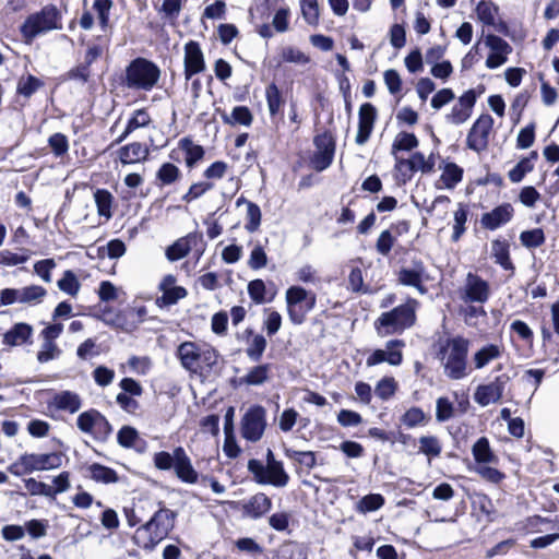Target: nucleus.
<instances>
[{"label":"nucleus","mask_w":559,"mask_h":559,"mask_svg":"<svg viewBox=\"0 0 559 559\" xmlns=\"http://www.w3.org/2000/svg\"><path fill=\"white\" fill-rule=\"evenodd\" d=\"M177 515L178 513L167 508L164 501H159V508L135 530L133 543L144 550L152 551L173 532Z\"/></svg>","instance_id":"obj_1"},{"label":"nucleus","mask_w":559,"mask_h":559,"mask_svg":"<svg viewBox=\"0 0 559 559\" xmlns=\"http://www.w3.org/2000/svg\"><path fill=\"white\" fill-rule=\"evenodd\" d=\"M469 340L463 335L439 341L436 357L441 361L443 373L450 380H461L469 373Z\"/></svg>","instance_id":"obj_2"},{"label":"nucleus","mask_w":559,"mask_h":559,"mask_svg":"<svg viewBox=\"0 0 559 559\" xmlns=\"http://www.w3.org/2000/svg\"><path fill=\"white\" fill-rule=\"evenodd\" d=\"M176 356L186 370L200 376H210L219 368L221 355L209 344L201 346L192 341L182 342L177 347Z\"/></svg>","instance_id":"obj_3"},{"label":"nucleus","mask_w":559,"mask_h":559,"mask_svg":"<svg viewBox=\"0 0 559 559\" xmlns=\"http://www.w3.org/2000/svg\"><path fill=\"white\" fill-rule=\"evenodd\" d=\"M62 28V12L53 3L41 7L40 10L28 14L20 25L19 32L22 43L32 45L34 40L44 34Z\"/></svg>","instance_id":"obj_4"},{"label":"nucleus","mask_w":559,"mask_h":559,"mask_svg":"<svg viewBox=\"0 0 559 559\" xmlns=\"http://www.w3.org/2000/svg\"><path fill=\"white\" fill-rule=\"evenodd\" d=\"M418 301L408 298L404 304L382 312L373 322L377 334L381 337L402 334L416 323V307Z\"/></svg>","instance_id":"obj_5"},{"label":"nucleus","mask_w":559,"mask_h":559,"mask_svg":"<svg viewBox=\"0 0 559 559\" xmlns=\"http://www.w3.org/2000/svg\"><path fill=\"white\" fill-rule=\"evenodd\" d=\"M62 465V453H23L8 466V472L14 476L32 474L36 471L59 468Z\"/></svg>","instance_id":"obj_6"},{"label":"nucleus","mask_w":559,"mask_h":559,"mask_svg":"<svg viewBox=\"0 0 559 559\" xmlns=\"http://www.w3.org/2000/svg\"><path fill=\"white\" fill-rule=\"evenodd\" d=\"M159 78L158 66L145 58H135L126 69V84L130 88L151 91Z\"/></svg>","instance_id":"obj_7"},{"label":"nucleus","mask_w":559,"mask_h":559,"mask_svg":"<svg viewBox=\"0 0 559 559\" xmlns=\"http://www.w3.org/2000/svg\"><path fill=\"white\" fill-rule=\"evenodd\" d=\"M285 300L288 318L295 325H301L306 321L307 314L317 305L316 294L299 285H293L287 288Z\"/></svg>","instance_id":"obj_8"},{"label":"nucleus","mask_w":559,"mask_h":559,"mask_svg":"<svg viewBox=\"0 0 559 559\" xmlns=\"http://www.w3.org/2000/svg\"><path fill=\"white\" fill-rule=\"evenodd\" d=\"M76 426L80 431L92 436L98 442H106L114 431L106 416L96 408L82 412L76 418Z\"/></svg>","instance_id":"obj_9"},{"label":"nucleus","mask_w":559,"mask_h":559,"mask_svg":"<svg viewBox=\"0 0 559 559\" xmlns=\"http://www.w3.org/2000/svg\"><path fill=\"white\" fill-rule=\"evenodd\" d=\"M206 241L201 231L194 230L183 237L178 238L166 249V258L171 261H179L187 257L190 251L193 252L195 262L204 254Z\"/></svg>","instance_id":"obj_10"},{"label":"nucleus","mask_w":559,"mask_h":559,"mask_svg":"<svg viewBox=\"0 0 559 559\" xmlns=\"http://www.w3.org/2000/svg\"><path fill=\"white\" fill-rule=\"evenodd\" d=\"M248 471L260 485L285 487L290 479L283 463L263 465L261 461L251 459L248 461Z\"/></svg>","instance_id":"obj_11"},{"label":"nucleus","mask_w":559,"mask_h":559,"mask_svg":"<svg viewBox=\"0 0 559 559\" xmlns=\"http://www.w3.org/2000/svg\"><path fill=\"white\" fill-rule=\"evenodd\" d=\"M493 123L495 120L491 115H479L467 132L465 141L466 147L478 155L485 153L489 147Z\"/></svg>","instance_id":"obj_12"},{"label":"nucleus","mask_w":559,"mask_h":559,"mask_svg":"<svg viewBox=\"0 0 559 559\" xmlns=\"http://www.w3.org/2000/svg\"><path fill=\"white\" fill-rule=\"evenodd\" d=\"M314 152L310 157V165L317 171H323L329 168L334 159L336 141L330 130L313 138Z\"/></svg>","instance_id":"obj_13"},{"label":"nucleus","mask_w":559,"mask_h":559,"mask_svg":"<svg viewBox=\"0 0 559 559\" xmlns=\"http://www.w3.org/2000/svg\"><path fill=\"white\" fill-rule=\"evenodd\" d=\"M205 150L202 145L193 142L191 136L181 138L177 146L170 150L168 158L170 163L180 164L182 160L188 169L195 168L204 159Z\"/></svg>","instance_id":"obj_14"},{"label":"nucleus","mask_w":559,"mask_h":559,"mask_svg":"<svg viewBox=\"0 0 559 559\" xmlns=\"http://www.w3.org/2000/svg\"><path fill=\"white\" fill-rule=\"evenodd\" d=\"M266 428V411L262 405H252L241 418V436L248 441H259Z\"/></svg>","instance_id":"obj_15"},{"label":"nucleus","mask_w":559,"mask_h":559,"mask_svg":"<svg viewBox=\"0 0 559 559\" xmlns=\"http://www.w3.org/2000/svg\"><path fill=\"white\" fill-rule=\"evenodd\" d=\"M491 295L489 283L478 274L468 272L464 286L460 290V297L467 304L484 305Z\"/></svg>","instance_id":"obj_16"},{"label":"nucleus","mask_w":559,"mask_h":559,"mask_svg":"<svg viewBox=\"0 0 559 559\" xmlns=\"http://www.w3.org/2000/svg\"><path fill=\"white\" fill-rule=\"evenodd\" d=\"M395 274L396 281L400 285L413 287L420 295H426L428 293V287L425 285V282L429 276L423 260H413L412 267L403 266Z\"/></svg>","instance_id":"obj_17"},{"label":"nucleus","mask_w":559,"mask_h":559,"mask_svg":"<svg viewBox=\"0 0 559 559\" xmlns=\"http://www.w3.org/2000/svg\"><path fill=\"white\" fill-rule=\"evenodd\" d=\"M405 342L401 338H392L385 343V349H374L366 359L367 367H373L383 362L391 366H400L403 362V348Z\"/></svg>","instance_id":"obj_18"},{"label":"nucleus","mask_w":559,"mask_h":559,"mask_svg":"<svg viewBox=\"0 0 559 559\" xmlns=\"http://www.w3.org/2000/svg\"><path fill=\"white\" fill-rule=\"evenodd\" d=\"M511 378L508 373H501L487 384H479L474 393V400L480 406H487L499 402Z\"/></svg>","instance_id":"obj_19"},{"label":"nucleus","mask_w":559,"mask_h":559,"mask_svg":"<svg viewBox=\"0 0 559 559\" xmlns=\"http://www.w3.org/2000/svg\"><path fill=\"white\" fill-rule=\"evenodd\" d=\"M479 92L471 88L465 91L457 99V103L452 107L451 111L445 116L448 122L460 126L466 122L472 114L476 104L477 97L483 93L484 86Z\"/></svg>","instance_id":"obj_20"},{"label":"nucleus","mask_w":559,"mask_h":559,"mask_svg":"<svg viewBox=\"0 0 559 559\" xmlns=\"http://www.w3.org/2000/svg\"><path fill=\"white\" fill-rule=\"evenodd\" d=\"M183 75L188 82L197 74L205 71L206 62L199 41L189 40L183 47Z\"/></svg>","instance_id":"obj_21"},{"label":"nucleus","mask_w":559,"mask_h":559,"mask_svg":"<svg viewBox=\"0 0 559 559\" xmlns=\"http://www.w3.org/2000/svg\"><path fill=\"white\" fill-rule=\"evenodd\" d=\"M514 214L515 211L513 205L509 202H503L481 215V228L490 231L497 230L510 223L513 219Z\"/></svg>","instance_id":"obj_22"},{"label":"nucleus","mask_w":559,"mask_h":559,"mask_svg":"<svg viewBox=\"0 0 559 559\" xmlns=\"http://www.w3.org/2000/svg\"><path fill=\"white\" fill-rule=\"evenodd\" d=\"M485 44L491 50L486 59L488 69L499 68L507 62L508 55L512 52V47L507 40L495 34H488L485 37Z\"/></svg>","instance_id":"obj_23"},{"label":"nucleus","mask_w":559,"mask_h":559,"mask_svg":"<svg viewBox=\"0 0 559 559\" xmlns=\"http://www.w3.org/2000/svg\"><path fill=\"white\" fill-rule=\"evenodd\" d=\"M82 397L79 393L64 390L56 393L52 399L47 403L49 416L56 418L55 413L62 411L69 414H75L82 407Z\"/></svg>","instance_id":"obj_24"},{"label":"nucleus","mask_w":559,"mask_h":559,"mask_svg":"<svg viewBox=\"0 0 559 559\" xmlns=\"http://www.w3.org/2000/svg\"><path fill=\"white\" fill-rule=\"evenodd\" d=\"M377 120V108L371 103H364L358 111V131L355 142L364 145L370 139Z\"/></svg>","instance_id":"obj_25"},{"label":"nucleus","mask_w":559,"mask_h":559,"mask_svg":"<svg viewBox=\"0 0 559 559\" xmlns=\"http://www.w3.org/2000/svg\"><path fill=\"white\" fill-rule=\"evenodd\" d=\"M176 281L173 274L163 277L159 284V290L163 295L156 299V304L159 307L173 306L187 297L188 290L183 286H176Z\"/></svg>","instance_id":"obj_26"},{"label":"nucleus","mask_w":559,"mask_h":559,"mask_svg":"<svg viewBox=\"0 0 559 559\" xmlns=\"http://www.w3.org/2000/svg\"><path fill=\"white\" fill-rule=\"evenodd\" d=\"M175 474L182 483L197 484L199 480V474L193 467L190 457L182 447L175 448Z\"/></svg>","instance_id":"obj_27"},{"label":"nucleus","mask_w":559,"mask_h":559,"mask_svg":"<svg viewBox=\"0 0 559 559\" xmlns=\"http://www.w3.org/2000/svg\"><path fill=\"white\" fill-rule=\"evenodd\" d=\"M242 340L246 342V355L252 361H260L266 347L267 341L261 333H257L252 328H247L242 332Z\"/></svg>","instance_id":"obj_28"},{"label":"nucleus","mask_w":559,"mask_h":559,"mask_svg":"<svg viewBox=\"0 0 559 559\" xmlns=\"http://www.w3.org/2000/svg\"><path fill=\"white\" fill-rule=\"evenodd\" d=\"M118 158L122 165H130L145 162L150 155V148L141 142H131L117 151Z\"/></svg>","instance_id":"obj_29"},{"label":"nucleus","mask_w":559,"mask_h":559,"mask_svg":"<svg viewBox=\"0 0 559 559\" xmlns=\"http://www.w3.org/2000/svg\"><path fill=\"white\" fill-rule=\"evenodd\" d=\"M33 326L25 322H19L3 334L2 344L9 347L32 343Z\"/></svg>","instance_id":"obj_30"},{"label":"nucleus","mask_w":559,"mask_h":559,"mask_svg":"<svg viewBox=\"0 0 559 559\" xmlns=\"http://www.w3.org/2000/svg\"><path fill=\"white\" fill-rule=\"evenodd\" d=\"M181 179V169L174 163L164 162L155 171L153 183L158 189H164L178 183Z\"/></svg>","instance_id":"obj_31"},{"label":"nucleus","mask_w":559,"mask_h":559,"mask_svg":"<svg viewBox=\"0 0 559 559\" xmlns=\"http://www.w3.org/2000/svg\"><path fill=\"white\" fill-rule=\"evenodd\" d=\"M272 508V500L264 493L258 492L242 503L241 511L251 519H260Z\"/></svg>","instance_id":"obj_32"},{"label":"nucleus","mask_w":559,"mask_h":559,"mask_svg":"<svg viewBox=\"0 0 559 559\" xmlns=\"http://www.w3.org/2000/svg\"><path fill=\"white\" fill-rule=\"evenodd\" d=\"M491 258L502 270L510 272L511 274L514 273L515 265L512 262L510 255V242L507 239L497 238L491 241Z\"/></svg>","instance_id":"obj_33"},{"label":"nucleus","mask_w":559,"mask_h":559,"mask_svg":"<svg viewBox=\"0 0 559 559\" xmlns=\"http://www.w3.org/2000/svg\"><path fill=\"white\" fill-rule=\"evenodd\" d=\"M504 353V346L502 344L489 343L480 347L474 353L473 362L475 369H483L489 362L499 359Z\"/></svg>","instance_id":"obj_34"},{"label":"nucleus","mask_w":559,"mask_h":559,"mask_svg":"<svg viewBox=\"0 0 559 559\" xmlns=\"http://www.w3.org/2000/svg\"><path fill=\"white\" fill-rule=\"evenodd\" d=\"M84 476L95 483L105 485L116 484L120 480L118 473L114 468L100 463H92L87 465L86 474Z\"/></svg>","instance_id":"obj_35"},{"label":"nucleus","mask_w":559,"mask_h":559,"mask_svg":"<svg viewBox=\"0 0 559 559\" xmlns=\"http://www.w3.org/2000/svg\"><path fill=\"white\" fill-rule=\"evenodd\" d=\"M117 442L120 447L126 449L134 448L139 453L144 452L146 448V441L139 436L138 430L128 425L119 429Z\"/></svg>","instance_id":"obj_36"},{"label":"nucleus","mask_w":559,"mask_h":559,"mask_svg":"<svg viewBox=\"0 0 559 559\" xmlns=\"http://www.w3.org/2000/svg\"><path fill=\"white\" fill-rule=\"evenodd\" d=\"M152 119L146 108L136 109L129 118L123 132L111 143V146L123 142L133 131L139 128H145Z\"/></svg>","instance_id":"obj_37"},{"label":"nucleus","mask_w":559,"mask_h":559,"mask_svg":"<svg viewBox=\"0 0 559 559\" xmlns=\"http://www.w3.org/2000/svg\"><path fill=\"white\" fill-rule=\"evenodd\" d=\"M265 99L269 108V114L272 119L283 116V107L286 103L281 88L275 82H271L265 86Z\"/></svg>","instance_id":"obj_38"},{"label":"nucleus","mask_w":559,"mask_h":559,"mask_svg":"<svg viewBox=\"0 0 559 559\" xmlns=\"http://www.w3.org/2000/svg\"><path fill=\"white\" fill-rule=\"evenodd\" d=\"M472 454L477 463V466L489 463H497L498 456L491 450L489 440L487 437H480L472 448Z\"/></svg>","instance_id":"obj_39"},{"label":"nucleus","mask_w":559,"mask_h":559,"mask_svg":"<svg viewBox=\"0 0 559 559\" xmlns=\"http://www.w3.org/2000/svg\"><path fill=\"white\" fill-rule=\"evenodd\" d=\"M538 158L537 151H531L528 156L521 158L518 164L509 170L508 177L511 182L518 183L524 179V177L533 171L534 162Z\"/></svg>","instance_id":"obj_40"},{"label":"nucleus","mask_w":559,"mask_h":559,"mask_svg":"<svg viewBox=\"0 0 559 559\" xmlns=\"http://www.w3.org/2000/svg\"><path fill=\"white\" fill-rule=\"evenodd\" d=\"M271 365L260 364L248 370V372L239 379L240 384L261 385L270 378Z\"/></svg>","instance_id":"obj_41"},{"label":"nucleus","mask_w":559,"mask_h":559,"mask_svg":"<svg viewBox=\"0 0 559 559\" xmlns=\"http://www.w3.org/2000/svg\"><path fill=\"white\" fill-rule=\"evenodd\" d=\"M284 454L297 466L305 467L307 472H310L317 465V453L314 451H298L285 447Z\"/></svg>","instance_id":"obj_42"},{"label":"nucleus","mask_w":559,"mask_h":559,"mask_svg":"<svg viewBox=\"0 0 559 559\" xmlns=\"http://www.w3.org/2000/svg\"><path fill=\"white\" fill-rule=\"evenodd\" d=\"M469 214V206L460 202L457 210L454 212V223L452 227L451 240L457 242L466 231V222Z\"/></svg>","instance_id":"obj_43"},{"label":"nucleus","mask_w":559,"mask_h":559,"mask_svg":"<svg viewBox=\"0 0 559 559\" xmlns=\"http://www.w3.org/2000/svg\"><path fill=\"white\" fill-rule=\"evenodd\" d=\"M273 559H307V551L302 544L287 540L278 547Z\"/></svg>","instance_id":"obj_44"},{"label":"nucleus","mask_w":559,"mask_h":559,"mask_svg":"<svg viewBox=\"0 0 559 559\" xmlns=\"http://www.w3.org/2000/svg\"><path fill=\"white\" fill-rule=\"evenodd\" d=\"M94 200L97 207V213L100 217L109 219L112 217V206L115 198L107 189H97L94 192Z\"/></svg>","instance_id":"obj_45"},{"label":"nucleus","mask_w":559,"mask_h":559,"mask_svg":"<svg viewBox=\"0 0 559 559\" xmlns=\"http://www.w3.org/2000/svg\"><path fill=\"white\" fill-rule=\"evenodd\" d=\"M231 551L259 557L263 555L264 548L252 537H240L233 542Z\"/></svg>","instance_id":"obj_46"},{"label":"nucleus","mask_w":559,"mask_h":559,"mask_svg":"<svg viewBox=\"0 0 559 559\" xmlns=\"http://www.w3.org/2000/svg\"><path fill=\"white\" fill-rule=\"evenodd\" d=\"M222 120L224 123L230 126L241 124L249 127L253 121V115L247 106H236L230 116L225 112L222 114Z\"/></svg>","instance_id":"obj_47"},{"label":"nucleus","mask_w":559,"mask_h":559,"mask_svg":"<svg viewBox=\"0 0 559 559\" xmlns=\"http://www.w3.org/2000/svg\"><path fill=\"white\" fill-rule=\"evenodd\" d=\"M44 85L45 83L43 80L33 74H27L26 76H21L17 81L16 94L25 98H29Z\"/></svg>","instance_id":"obj_48"},{"label":"nucleus","mask_w":559,"mask_h":559,"mask_svg":"<svg viewBox=\"0 0 559 559\" xmlns=\"http://www.w3.org/2000/svg\"><path fill=\"white\" fill-rule=\"evenodd\" d=\"M430 416L418 406H412L401 416V423L407 428L425 426L430 421Z\"/></svg>","instance_id":"obj_49"},{"label":"nucleus","mask_w":559,"mask_h":559,"mask_svg":"<svg viewBox=\"0 0 559 559\" xmlns=\"http://www.w3.org/2000/svg\"><path fill=\"white\" fill-rule=\"evenodd\" d=\"M247 289L250 299L255 305L271 302L274 298V294H272L270 297H266V286L264 281L261 278L250 281L247 286Z\"/></svg>","instance_id":"obj_50"},{"label":"nucleus","mask_w":559,"mask_h":559,"mask_svg":"<svg viewBox=\"0 0 559 559\" xmlns=\"http://www.w3.org/2000/svg\"><path fill=\"white\" fill-rule=\"evenodd\" d=\"M280 57L281 60L277 62L276 67H280L283 62L305 66L311 61L308 55L293 46L283 47Z\"/></svg>","instance_id":"obj_51"},{"label":"nucleus","mask_w":559,"mask_h":559,"mask_svg":"<svg viewBox=\"0 0 559 559\" xmlns=\"http://www.w3.org/2000/svg\"><path fill=\"white\" fill-rule=\"evenodd\" d=\"M464 170L455 163H448L440 176V180L443 182L447 189L455 188L463 179Z\"/></svg>","instance_id":"obj_52"},{"label":"nucleus","mask_w":559,"mask_h":559,"mask_svg":"<svg viewBox=\"0 0 559 559\" xmlns=\"http://www.w3.org/2000/svg\"><path fill=\"white\" fill-rule=\"evenodd\" d=\"M498 11L499 8L495 3L485 0H479L475 8L478 20L487 26L495 25Z\"/></svg>","instance_id":"obj_53"},{"label":"nucleus","mask_w":559,"mask_h":559,"mask_svg":"<svg viewBox=\"0 0 559 559\" xmlns=\"http://www.w3.org/2000/svg\"><path fill=\"white\" fill-rule=\"evenodd\" d=\"M214 187L215 183L211 181L201 180L193 182L189 187L188 191L185 194H182L181 201L186 204H190L195 200L202 198L209 191L213 190Z\"/></svg>","instance_id":"obj_54"},{"label":"nucleus","mask_w":559,"mask_h":559,"mask_svg":"<svg viewBox=\"0 0 559 559\" xmlns=\"http://www.w3.org/2000/svg\"><path fill=\"white\" fill-rule=\"evenodd\" d=\"M419 452L428 459H436L441 455L442 444L436 436H421L419 438Z\"/></svg>","instance_id":"obj_55"},{"label":"nucleus","mask_w":559,"mask_h":559,"mask_svg":"<svg viewBox=\"0 0 559 559\" xmlns=\"http://www.w3.org/2000/svg\"><path fill=\"white\" fill-rule=\"evenodd\" d=\"M114 7L112 0H95L93 10L96 12L98 24L103 31L110 27V11Z\"/></svg>","instance_id":"obj_56"},{"label":"nucleus","mask_w":559,"mask_h":559,"mask_svg":"<svg viewBox=\"0 0 559 559\" xmlns=\"http://www.w3.org/2000/svg\"><path fill=\"white\" fill-rule=\"evenodd\" d=\"M520 241L525 248L535 249L542 247L545 243L546 236L544 230L537 227L530 230H523L520 234Z\"/></svg>","instance_id":"obj_57"},{"label":"nucleus","mask_w":559,"mask_h":559,"mask_svg":"<svg viewBox=\"0 0 559 559\" xmlns=\"http://www.w3.org/2000/svg\"><path fill=\"white\" fill-rule=\"evenodd\" d=\"M385 499L381 493H369L364 496L356 504V510L360 513L374 512L381 509Z\"/></svg>","instance_id":"obj_58"},{"label":"nucleus","mask_w":559,"mask_h":559,"mask_svg":"<svg viewBox=\"0 0 559 559\" xmlns=\"http://www.w3.org/2000/svg\"><path fill=\"white\" fill-rule=\"evenodd\" d=\"M132 507L136 511L138 515L141 516V520L144 522L145 519H150L154 511L159 508V501L145 496L135 499L132 503Z\"/></svg>","instance_id":"obj_59"},{"label":"nucleus","mask_w":559,"mask_h":559,"mask_svg":"<svg viewBox=\"0 0 559 559\" xmlns=\"http://www.w3.org/2000/svg\"><path fill=\"white\" fill-rule=\"evenodd\" d=\"M301 14L306 23L317 27L320 23V9L317 0H300Z\"/></svg>","instance_id":"obj_60"},{"label":"nucleus","mask_w":559,"mask_h":559,"mask_svg":"<svg viewBox=\"0 0 559 559\" xmlns=\"http://www.w3.org/2000/svg\"><path fill=\"white\" fill-rule=\"evenodd\" d=\"M397 390V382L393 377H383L380 379L374 388L376 395L382 400L388 401L390 400Z\"/></svg>","instance_id":"obj_61"},{"label":"nucleus","mask_w":559,"mask_h":559,"mask_svg":"<svg viewBox=\"0 0 559 559\" xmlns=\"http://www.w3.org/2000/svg\"><path fill=\"white\" fill-rule=\"evenodd\" d=\"M60 290L70 295L76 296L80 290L81 284L75 275V273L71 270H67L63 272L62 277L57 283Z\"/></svg>","instance_id":"obj_62"},{"label":"nucleus","mask_w":559,"mask_h":559,"mask_svg":"<svg viewBox=\"0 0 559 559\" xmlns=\"http://www.w3.org/2000/svg\"><path fill=\"white\" fill-rule=\"evenodd\" d=\"M419 144L417 136L414 133L402 131L395 136L392 150L395 151H412Z\"/></svg>","instance_id":"obj_63"},{"label":"nucleus","mask_w":559,"mask_h":559,"mask_svg":"<svg viewBox=\"0 0 559 559\" xmlns=\"http://www.w3.org/2000/svg\"><path fill=\"white\" fill-rule=\"evenodd\" d=\"M97 251L100 258L107 255L110 259H118L126 253L127 247L121 239L116 238L109 240L106 246L98 247Z\"/></svg>","instance_id":"obj_64"}]
</instances>
